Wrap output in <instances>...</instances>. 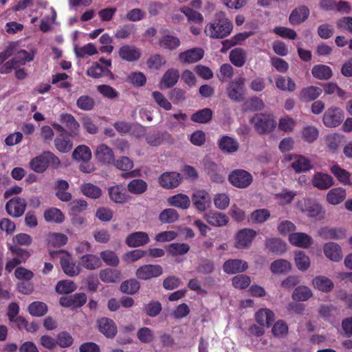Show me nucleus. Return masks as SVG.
<instances>
[{"mask_svg":"<svg viewBox=\"0 0 352 352\" xmlns=\"http://www.w3.org/2000/svg\"><path fill=\"white\" fill-rule=\"evenodd\" d=\"M232 28V23L226 17L224 12H219L214 21L206 27L205 32L210 38H223L230 34Z\"/></svg>","mask_w":352,"mask_h":352,"instance_id":"nucleus-1","label":"nucleus"},{"mask_svg":"<svg viewBox=\"0 0 352 352\" xmlns=\"http://www.w3.org/2000/svg\"><path fill=\"white\" fill-rule=\"evenodd\" d=\"M60 164L59 158L50 151H43L30 162V168L37 173H43L49 166L57 168Z\"/></svg>","mask_w":352,"mask_h":352,"instance_id":"nucleus-2","label":"nucleus"},{"mask_svg":"<svg viewBox=\"0 0 352 352\" xmlns=\"http://www.w3.org/2000/svg\"><path fill=\"white\" fill-rule=\"evenodd\" d=\"M255 131L259 135L267 134L272 132L276 126V122L269 113H256L250 120Z\"/></svg>","mask_w":352,"mask_h":352,"instance_id":"nucleus-3","label":"nucleus"},{"mask_svg":"<svg viewBox=\"0 0 352 352\" xmlns=\"http://www.w3.org/2000/svg\"><path fill=\"white\" fill-rule=\"evenodd\" d=\"M58 254H62L60 258V263L65 274L70 277H74L80 273L81 269L80 266L72 261L71 254L67 251L63 250L50 251V255L53 259Z\"/></svg>","mask_w":352,"mask_h":352,"instance_id":"nucleus-4","label":"nucleus"},{"mask_svg":"<svg viewBox=\"0 0 352 352\" xmlns=\"http://www.w3.org/2000/svg\"><path fill=\"white\" fill-rule=\"evenodd\" d=\"M245 83V78L244 77H239L231 80L226 88L228 97L235 102H243L246 95Z\"/></svg>","mask_w":352,"mask_h":352,"instance_id":"nucleus-5","label":"nucleus"},{"mask_svg":"<svg viewBox=\"0 0 352 352\" xmlns=\"http://www.w3.org/2000/svg\"><path fill=\"white\" fill-rule=\"evenodd\" d=\"M228 181L234 187L245 188L252 184L253 178L249 172L243 169H236L230 173Z\"/></svg>","mask_w":352,"mask_h":352,"instance_id":"nucleus-6","label":"nucleus"},{"mask_svg":"<svg viewBox=\"0 0 352 352\" xmlns=\"http://www.w3.org/2000/svg\"><path fill=\"white\" fill-rule=\"evenodd\" d=\"M343 111L340 108L331 107L328 108L322 117L324 126L329 128L338 126L344 120Z\"/></svg>","mask_w":352,"mask_h":352,"instance_id":"nucleus-7","label":"nucleus"},{"mask_svg":"<svg viewBox=\"0 0 352 352\" xmlns=\"http://www.w3.org/2000/svg\"><path fill=\"white\" fill-rule=\"evenodd\" d=\"M162 273L163 269L161 265L157 264H146L137 269L135 276L138 279L147 280L153 278L159 277Z\"/></svg>","mask_w":352,"mask_h":352,"instance_id":"nucleus-8","label":"nucleus"},{"mask_svg":"<svg viewBox=\"0 0 352 352\" xmlns=\"http://www.w3.org/2000/svg\"><path fill=\"white\" fill-rule=\"evenodd\" d=\"M86 302L87 296L85 293H76L72 296H62L59 299V303L62 307L72 309L82 307Z\"/></svg>","mask_w":352,"mask_h":352,"instance_id":"nucleus-9","label":"nucleus"},{"mask_svg":"<svg viewBox=\"0 0 352 352\" xmlns=\"http://www.w3.org/2000/svg\"><path fill=\"white\" fill-rule=\"evenodd\" d=\"M192 202L197 211L202 212L210 206L211 197L206 190H196L192 195Z\"/></svg>","mask_w":352,"mask_h":352,"instance_id":"nucleus-10","label":"nucleus"},{"mask_svg":"<svg viewBox=\"0 0 352 352\" xmlns=\"http://www.w3.org/2000/svg\"><path fill=\"white\" fill-rule=\"evenodd\" d=\"M26 205L23 198L15 197L6 203V210L10 216L17 218L23 214Z\"/></svg>","mask_w":352,"mask_h":352,"instance_id":"nucleus-11","label":"nucleus"},{"mask_svg":"<svg viewBox=\"0 0 352 352\" xmlns=\"http://www.w3.org/2000/svg\"><path fill=\"white\" fill-rule=\"evenodd\" d=\"M96 325L98 331L107 338H113L117 334V325L111 318L107 317L98 318Z\"/></svg>","mask_w":352,"mask_h":352,"instance_id":"nucleus-12","label":"nucleus"},{"mask_svg":"<svg viewBox=\"0 0 352 352\" xmlns=\"http://www.w3.org/2000/svg\"><path fill=\"white\" fill-rule=\"evenodd\" d=\"M110 199L116 204H123L129 202L132 197L126 192V188L122 185L110 186L108 188Z\"/></svg>","mask_w":352,"mask_h":352,"instance_id":"nucleus-13","label":"nucleus"},{"mask_svg":"<svg viewBox=\"0 0 352 352\" xmlns=\"http://www.w3.org/2000/svg\"><path fill=\"white\" fill-rule=\"evenodd\" d=\"M256 235V231L250 228H244L239 230L235 237V247L238 249H244L249 247Z\"/></svg>","mask_w":352,"mask_h":352,"instance_id":"nucleus-14","label":"nucleus"},{"mask_svg":"<svg viewBox=\"0 0 352 352\" xmlns=\"http://www.w3.org/2000/svg\"><path fill=\"white\" fill-rule=\"evenodd\" d=\"M150 241L148 234L142 231L134 232L129 234L126 239L125 243L130 248H139L148 244Z\"/></svg>","mask_w":352,"mask_h":352,"instance_id":"nucleus-15","label":"nucleus"},{"mask_svg":"<svg viewBox=\"0 0 352 352\" xmlns=\"http://www.w3.org/2000/svg\"><path fill=\"white\" fill-rule=\"evenodd\" d=\"M204 55V51L203 49L195 47L180 52L178 55V60L184 64L193 63L200 60Z\"/></svg>","mask_w":352,"mask_h":352,"instance_id":"nucleus-16","label":"nucleus"},{"mask_svg":"<svg viewBox=\"0 0 352 352\" xmlns=\"http://www.w3.org/2000/svg\"><path fill=\"white\" fill-rule=\"evenodd\" d=\"M182 179V177L178 173L166 172L160 176L159 183L163 188L171 189L177 187Z\"/></svg>","mask_w":352,"mask_h":352,"instance_id":"nucleus-17","label":"nucleus"},{"mask_svg":"<svg viewBox=\"0 0 352 352\" xmlns=\"http://www.w3.org/2000/svg\"><path fill=\"white\" fill-rule=\"evenodd\" d=\"M289 160L293 161L291 166L296 173L307 172L313 168L311 161L303 155H290Z\"/></svg>","mask_w":352,"mask_h":352,"instance_id":"nucleus-18","label":"nucleus"},{"mask_svg":"<svg viewBox=\"0 0 352 352\" xmlns=\"http://www.w3.org/2000/svg\"><path fill=\"white\" fill-rule=\"evenodd\" d=\"M309 14L308 7L300 6L292 11L289 16V22L292 25H300L308 19Z\"/></svg>","mask_w":352,"mask_h":352,"instance_id":"nucleus-19","label":"nucleus"},{"mask_svg":"<svg viewBox=\"0 0 352 352\" xmlns=\"http://www.w3.org/2000/svg\"><path fill=\"white\" fill-rule=\"evenodd\" d=\"M118 54L123 60L134 62L140 59L142 52L138 47L129 45H124L119 49Z\"/></svg>","mask_w":352,"mask_h":352,"instance_id":"nucleus-20","label":"nucleus"},{"mask_svg":"<svg viewBox=\"0 0 352 352\" xmlns=\"http://www.w3.org/2000/svg\"><path fill=\"white\" fill-rule=\"evenodd\" d=\"M311 183L315 188L322 190L329 189L334 184L333 179L330 175L320 172H318L314 175Z\"/></svg>","mask_w":352,"mask_h":352,"instance_id":"nucleus-21","label":"nucleus"},{"mask_svg":"<svg viewBox=\"0 0 352 352\" xmlns=\"http://www.w3.org/2000/svg\"><path fill=\"white\" fill-rule=\"evenodd\" d=\"M319 235L324 239L340 240L346 237V230L342 228L324 227L320 229Z\"/></svg>","mask_w":352,"mask_h":352,"instance_id":"nucleus-22","label":"nucleus"},{"mask_svg":"<svg viewBox=\"0 0 352 352\" xmlns=\"http://www.w3.org/2000/svg\"><path fill=\"white\" fill-rule=\"evenodd\" d=\"M247 262L241 259H230L226 261L223 265V271L229 274L243 272L248 269Z\"/></svg>","mask_w":352,"mask_h":352,"instance_id":"nucleus-23","label":"nucleus"},{"mask_svg":"<svg viewBox=\"0 0 352 352\" xmlns=\"http://www.w3.org/2000/svg\"><path fill=\"white\" fill-rule=\"evenodd\" d=\"M96 157L100 162L104 164H110L114 162V153L113 150L104 144L98 146L96 151Z\"/></svg>","mask_w":352,"mask_h":352,"instance_id":"nucleus-24","label":"nucleus"},{"mask_svg":"<svg viewBox=\"0 0 352 352\" xmlns=\"http://www.w3.org/2000/svg\"><path fill=\"white\" fill-rule=\"evenodd\" d=\"M324 255L331 261H340L342 258V251L340 246L334 242H329L324 245Z\"/></svg>","mask_w":352,"mask_h":352,"instance_id":"nucleus-25","label":"nucleus"},{"mask_svg":"<svg viewBox=\"0 0 352 352\" xmlns=\"http://www.w3.org/2000/svg\"><path fill=\"white\" fill-rule=\"evenodd\" d=\"M322 93V89L316 86L311 85L303 88L299 93V99L302 102H308L318 98Z\"/></svg>","mask_w":352,"mask_h":352,"instance_id":"nucleus-26","label":"nucleus"},{"mask_svg":"<svg viewBox=\"0 0 352 352\" xmlns=\"http://www.w3.org/2000/svg\"><path fill=\"white\" fill-rule=\"evenodd\" d=\"M256 321L262 327H270L275 320V316L269 309H260L255 314Z\"/></svg>","mask_w":352,"mask_h":352,"instance_id":"nucleus-27","label":"nucleus"},{"mask_svg":"<svg viewBox=\"0 0 352 352\" xmlns=\"http://www.w3.org/2000/svg\"><path fill=\"white\" fill-rule=\"evenodd\" d=\"M170 138V135L168 132L160 131H149L145 136L146 142L152 146H158Z\"/></svg>","mask_w":352,"mask_h":352,"instance_id":"nucleus-28","label":"nucleus"},{"mask_svg":"<svg viewBox=\"0 0 352 352\" xmlns=\"http://www.w3.org/2000/svg\"><path fill=\"white\" fill-rule=\"evenodd\" d=\"M219 148L223 153H232L238 151L239 142L232 137L222 136L218 141Z\"/></svg>","mask_w":352,"mask_h":352,"instance_id":"nucleus-29","label":"nucleus"},{"mask_svg":"<svg viewBox=\"0 0 352 352\" xmlns=\"http://www.w3.org/2000/svg\"><path fill=\"white\" fill-rule=\"evenodd\" d=\"M204 218L209 224L216 227L226 226L228 222V217L226 214L217 211L206 213Z\"/></svg>","mask_w":352,"mask_h":352,"instance_id":"nucleus-30","label":"nucleus"},{"mask_svg":"<svg viewBox=\"0 0 352 352\" xmlns=\"http://www.w3.org/2000/svg\"><path fill=\"white\" fill-rule=\"evenodd\" d=\"M289 241L297 247L308 248L312 243V238L304 232H295L289 234Z\"/></svg>","mask_w":352,"mask_h":352,"instance_id":"nucleus-31","label":"nucleus"},{"mask_svg":"<svg viewBox=\"0 0 352 352\" xmlns=\"http://www.w3.org/2000/svg\"><path fill=\"white\" fill-rule=\"evenodd\" d=\"M60 121L69 130L70 135H77L78 134L80 124L72 114L67 113H62L60 117Z\"/></svg>","mask_w":352,"mask_h":352,"instance_id":"nucleus-32","label":"nucleus"},{"mask_svg":"<svg viewBox=\"0 0 352 352\" xmlns=\"http://www.w3.org/2000/svg\"><path fill=\"white\" fill-rule=\"evenodd\" d=\"M168 203L170 206L180 209L186 210L190 205V199L186 195L178 193L168 198Z\"/></svg>","mask_w":352,"mask_h":352,"instance_id":"nucleus-33","label":"nucleus"},{"mask_svg":"<svg viewBox=\"0 0 352 352\" xmlns=\"http://www.w3.org/2000/svg\"><path fill=\"white\" fill-rule=\"evenodd\" d=\"M313 76L318 80H327L333 76L331 68L326 65H316L311 69Z\"/></svg>","mask_w":352,"mask_h":352,"instance_id":"nucleus-34","label":"nucleus"},{"mask_svg":"<svg viewBox=\"0 0 352 352\" xmlns=\"http://www.w3.org/2000/svg\"><path fill=\"white\" fill-rule=\"evenodd\" d=\"M346 196V190L344 188H334L328 192L327 201L332 205H338L345 199Z\"/></svg>","mask_w":352,"mask_h":352,"instance_id":"nucleus-35","label":"nucleus"},{"mask_svg":"<svg viewBox=\"0 0 352 352\" xmlns=\"http://www.w3.org/2000/svg\"><path fill=\"white\" fill-rule=\"evenodd\" d=\"M330 170L340 183L344 185H351V174L346 170L338 164H334L330 168Z\"/></svg>","mask_w":352,"mask_h":352,"instance_id":"nucleus-36","label":"nucleus"},{"mask_svg":"<svg viewBox=\"0 0 352 352\" xmlns=\"http://www.w3.org/2000/svg\"><path fill=\"white\" fill-rule=\"evenodd\" d=\"M54 144L56 149L63 153L72 150L73 144L68 134H60L54 140Z\"/></svg>","mask_w":352,"mask_h":352,"instance_id":"nucleus-37","label":"nucleus"},{"mask_svg":"<svg viewBox=\"0 0 352 352\" xmlns=\"http://www.w3.org/2000/svg\"><path fill=\"white\" fill-rule=\"evenodd\" d=\"M230 60L236 67H241L246 62L247 54L242 48H234L230 53Z\"/></svg>","mask_w":352,"mask_h":352,"instance_id":"nucleus-38","label":"nucleus"},{"mask_svg":"<svg viewBox=\"0 0 352 352\" xmlns=\"http://www.w3.org/2000/svg\"><path fill=\"white\" fill-rule=\"evenodd\" d=\"M159 45L164 49L173 50L180 45V41L176 36L167 34L160 38Z\"/></svg>","mask_w":352,"mask_h":352,"instance_id":"nucleus-39","label":"nucleus"},{"mask_svg":"<svg viewBox=\"0 0 352 352\" xmlns=\"http://www.w3.org/2000/svg\"><path fill=\"white\" fill-rule=\"evenodd\" d=\"M80 261L82 266L89 270H96L101 265L100 258L91 254L82 256Z\"/></svg>","mask_w":352,"mask_h":352,"instance_id":"nucleus-40","label":"nucleus"},{"mask_svg":"<svg viewBox=\"0 0 352 352\" xmlns=\"http://www.w3.org/2000/svg\"><path fill=\"white\" fill-rule=\"evenodd\" d=\"M212 116L213 112L210 108H204L192 113L190 120L194 122L206 124L212 120Z\"/></svg>","mask_w":352,"mask_h":352,"instance_id":"nucleus-41","label":"nucleus"},{"mask_svg":"<svg viewBox=\"0 0 352 352\" xmlns=\"http://www.w3.org/2000/svg\"><path fill=\"white\" fill-rule=\"evenodd\" d=\"M100 280L104 283H115L120 280V272L116 269L107 268L100 271Z\"/></svg>","mask_w":352,"mask_h":352,"instance_id":"nucleus-42","label":"nucleus"},{"mask_svg":"<svg viewBox=\"0 0 352 352\" xmlns=\"http://www.w3.org/2000/svg\"><path fill=\"white\" fill-rule=\"evenodd\" d=\"M43 216L47 222L61 223L65 220L63 213L56 208L47 209L45 210Z\"/></svg>","mask_w":352,"mask_h":352,"instance_id":"nucleus-43","label":"nucleus"},{"mask_svg":"<svg viewBox=\"0 0 352 352\" xmlns=\"http://www.w3.org/2000/svg\"><path fill=\"white\" fill-rule=\"evenodd\" d=\"M179 71L174 68L168 69L163 75L162 82L165 87L170 88L175 85L179 80Z\"/></svg>","mask_w":352,"mask_h":352,"instance_id":"nucleus-44","label":"nucleus"},{"mask_svg":"<svg viewBox=\"0 0 352 352\" xmlns=\"http://www.w3.org/2000/svg\"><path fill=\"white\" fill-rule=\"evenodd\" d=\"M148 185L141 179H133L127 185V190L134 195H142L147 190Z\"/></svg>","mask_w":352,"mask_h":352,"instance_id":"nucleus-45","label":"nucleus"},{"mask_svg":"<svg viewBox=\"0 0 352 352\" xmlns=\"http://www.w3.org/2000/svg\"><path fill=\"white\" fill-rule=\"evenodd\" d=\"M68 241L67 236L63 233L51 232L47 235V245L54 248H60L65 245Z\"/></svg>","mask_w":352,"mask_h":352,"instance_id":"nucleus-46","label":"nucleus"},{"mask_svg":"<svg viewBox=\"0 0 352 352\" xmlns=\"http://www.w3.org/2000/svg\"><path fill=\"white\" fill-rule=\"evenodd\" d=\"M315 288L320 291L328 292L333 288V283L329 278L323 276H318L313 280Z\"/></svg>","mask_w":352,"mask_h":352,"instance_id":"nucleus-47","label":"nucleus"},{"mask_svg":"<svg viewBox=\"0 0 352 352\" xmlns=\"http://www.w3.org/2000/svg\"><path fill=\"white\" fill-rule=\"evenodd\" d=\"M81 192L87 197L96 199L101 197L102 190L91 183H85L80 187Z\"/></svg>","mask_w":352,"mask_h":352,"instance_id":"nucleus-48","label":"nucleus"},{"mask_svg":"<svg viewBox=\"0 0 352 352\" xmlns=\"http://www.w3.org/2000/svg\"><path fill=\"white\" fill-rule=\"evenodd\" d=\"M275 83L278 89L284 91H294L296 88V83L290 77L286 79L284 76H278L275 79Z\"/></svg>","mask_w":352,"mask_h":352,"instance_id":"nucleus-49","label":"nucleus"},{"mask_svg":"<svg viewBox=\"0 0 352 352\" xmlns=\"http://www.w3.org/2000/svg\"><path fill=\"white\" fill-rule=\"evenodd\" d=\"M72 156L77 161L87 162L91 158V152L87 146L80 145L74 149Z\"/></svg>","mask_w":352,"mask_h":352,"instance_id":"nucleus-50","label":"nucleus"},{"mask_svg":"<svg viewBox=\"0 0 352 352\" xmlns=\"http://www.w3.org/2000/svg\"><path fill=\"white\" fill-rule=\"evenodd\" d=\"M270 217V212L265 208L257 209L253 211L248 219L252 223H263Z\"/></svg>","mask_w":352,"mask_h":352,"instance_id":"nucleus-51","label":"nucleus"},{"mask_svg":"<svg viewBox=\"0 0 352 352\" xmlns=\"http://www.w3.org/2000/svg\"><path fill=\"white\" fill-rule=\"evenodd\" d=\"M265 245L270 251L277 254H281L286 251V244L279 239H267Z\"/></svg>","mask_w":352,"mask_h":352,"instance_id":"nucleus-52","label":"nucleus"},{"mask_svg":"<svg viewBox=\"0 0 352 352\" xmlns=\"http://www.w3.org/2000/svg\"><path fill=\"white\" fill-rule=\"evenodd\" d=\"M265 104L262 99L257 96H253L247 100L243 105L244 111H257L262 110Z\"/></svg>","mask_w":352,"mask_h":352,"instance_id":"nucleus-53","label":"nucleus"},{"mask_svg":"<svg viewBox=\"0 0 352 352\" xmlns=\"http://www.w3.org/2000/svg\"><path fill=\"white\" fill-rule=\"evenodd\" d=\"M179 219L177 211L173 208L163 210L159 215V220L162 223H173Z\"/></svg>","mask_w":352,"mask_h":352,"instance_id":"nucleus-54","label":"nucleus"},{"mask_svg":"<svg viewBox=\"0 0 352 352\" xmlns=\"http://www.w3.org/2000/svg\"><path fill=\"white\" fill-rule=\"evenodd\" d=\"M28 309L30 315L41 317L47 314V306L43 302L34 301L29 305Z\"/></svg>","mask_w":352,"mask_h":352,"instance_id":"nucleus-55","label":"nucleus"},{"mask_svg":"<svg viewBox=\"0 0 352 352\" xmlns=\"http://www.w3.org/2000/svg\"><path fill=\"white\" fill-rule=\"evenodd\" d=\"M140 283L134 278L124 281L120 285V291L126 294L133 295L140 289Z\"/></svg>","mask_w":352,"mask_h":352,"instance_id":"nucleus-56","label":"nucleus"},{"mask_svg":"<svg viewBox=\"0 0 352 352\" xmlns=\"http://www.w3.org/2000/svg\"><path fill=\"white\" fill-rule=\"evenodd\" d=\"M190 246L187 243H173L168 245L167 251L172 256L184 255L188 252Z\"/></svg>","mask_w":352,"mask_h":352,"instance_id":"nucleus-57","label":"nucleus"},{"mask_svg":"<svg viewBox=\"0 0 352 352\" xmlns=\"http://www.w3.org/2000/svg\"><path fill=\"white\" fill-rule=\"evenodd\" d=\"M180 11L185 14L189 22H193L197 24H201L204 21L203 15L193 9L185 6L180 8Z\"/></svg>","mask_w":352,"mask_h":352,"instance_id":"nucleus-58","label":"nucleus"},{"mask_svg":"<svg viewBox=\"0 0 352 352\" xmlns=\"http://www.w3.org/2000/svg\"><path fill=\"white\" fill-rule=\"evenodd\" d=\"M344 136L338 133H333L327 136L326 142L329 150L333 153L337 151L343 140Z\"/></svg>","mask_w":352,"mask_h":352,"instance_id":"nucleus-59","label":"nucleus"},{"mask_svg":"<svg viewBox=\"0 0 352 352\" xmlns=\"http://www.w3.org/2000/svg\"><path fill=\"white\" fill-rule=\"evenodd\" d=\"M76 289V285L71 280H60L56 285V291L58 294H68L74 292Z\"/></svg>","mask_w":352,"mask_h":352,"instance_id":"nucleus-60","label":"nucleus"},{"mask_svg":"<svg viewBox=\"0 0 352 352\" xmlns=\"http://www.w3.org/2000/svg\"><path fill=\"white\" fill-rule=\"evenodd\" d=\"M270 270L274 274L286 273L291 270V265L286 260L278 259L271 263Z\"/></svg>","mask_w":352,"mask_h":352,"instance_id":"nucleus-61","label":"nucleus"},{"mask_svg":"<svg viewBox=\"0 0 352 352\" xmlns=\"http://www.w3.org/2000/svg\"><path fill=\"white\" fill-rule=\"evenodd\" d=\"M76 106L83 111H91L95 107V100L88 95H82L77 99Z\"/></svg>","mask_w":352,"mask_h":352,"instance_id":"nucleus-62","label":"nucleus"},{"mask_svg":"<svg viewBox=\"0 0 352 352\" xmlns=\"http://www.w3.org/2000/svg\"><path fill=\"white\" fill-rule=\"evenodd\" d=\"M34 57V52L30 53L25 50H19L13 58L17 67L24 65L26 63L33 60Z\"/></svg>","mask_w":352,"mask_h":352,"instance_id":"nucleus-63","label":"nucleus"},{"mask_svg":"<svg viewBox=\"0 0 352 352\" xmlns=\"http://www.w3.org/2000/svg\"><path fill=\"white\" fill-rule=\"evenodd\" d=\"M312 295L311 290L305 286L296 287L292 294V298L295 300L305 301Z\"/></svg>","mask_w":352,"mask_h":352,"instance_id":"nucleus-64","label":"nucleus"}]
</instances>
